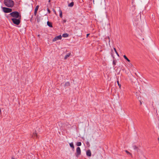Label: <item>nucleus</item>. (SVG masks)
I'll list each match as a JSON object with an SVG mask.
<instances>
[{
	"mask_svg": "<svg viewBox=\"0 0 159 159\" xmlns=\"http://www.w3.org/2000/svg\"><path fill=\"white\" fill-rule=\"evenodd\" d=\"M9 15L10 17H12L13 18H18L21 17L20 15L17 11H14L11 13Z\"/></svg>",
	"mask_w": 159,
	"mask_h": 159,
	"instance_id": "f257e3e1",
	"label": "nucleus"
},
{
	"mask_svg": "<svg viewBox=\"0 0 159 159\" xmlns=\"http://www.w3.org/2000/svg\"><path fill=\"white\" fill-rule=\"evenodd\" d=\"M4 4L8 7H11L14 6V2L12 0H5Z\"/></svg>",
	"mask_w": 159,
	"mask_h": 159,
	"instance_id": "f03ea898",
	"label": "nucleus"
},
{
	"mask_svg": "<svg viewBox=\"0 0 159 159\" xmlns=\"http://www.w3.org/2000/svg\"><path fill=\"white\" fill-rule=\"evenodd\" d=\"M20 19L21 18H12L11 19V20L14 24L18 25L20 22Z\"/></svg>",
	"mask_w": 159,
	"mask_h": 159,
	"instance_id": "7ed1b4c3",
	"label": "nucleus"
},
{
	"mask_svg": "<svg viewBox=\"0 0 159 159\" xmlns=\"http://www.w3.org/2000/svg\"><path fill=\"white\" fill-rule=\"evenodd\" d=\"M30 135L32 138L34 139H38L39 138L36 131H34L33 133H31L30 134Z\"/></svg>",
	"mask_w": 159,
	"mask_h": 159,
	"instance_id": "20e7f679",
	"label": "nucleus"
},
{
	"mask_svg": "<svg viewBox=\"0 0 159 159\" xmlns=\"http://www.w3.org/2000/svg\"><path fill=\"white\" fill-rule=\"evenodd\" d=\"M81 154V149L80 147H78L76 149V153L75 155L76 157H78Z\"/></svg>",
	"mask_w": 159,
	"mask_h": 159,
	"instance_id": "39448f33",
	"label": "nucleus"
},
{
	"mask_svg": "<svg viewBox=\"0 0 159 159\" xmlns=\"http://www.w3.org/2000/svg\"><path fill=\"white\" fill-rule=\"evenodd\" d=\"M3 10L5 13L11 12L12 11L11 9L5 7L3 8Z\"/></svg>",
	"mask_w": 159,
	"mask_h": 159,
	"instance_id": "423d86ee",
	"label": "nucleus"
},
{
	"mask_svg": "<svg viewBox=\"0 0 159 159\" xmlns=\"http://www.w3.org/2000/svg\"><path fill=\"white\" fill-rule=\"evenodd\" d=\"M62 36L61 35H60L59 36H57L55 38H54L52 39L53 42H55L57 40H61V39Z\"/></svg>",
	"mask_w": 159,
	"mask_h": 159,
	"instance_id": "0eeeda50",
	"label": "nucleus"
},
{
	"mask_svg": "<svg viewBox=\"0 0 159 159\" xmlns=\"http://www.w3.org/2000/svg\"><path fill=\"white\" fill-rule=\"evenodd\" d=\"M86 155L89 157H91V153L90 150H89L86 152Z\"/></svg>",
	"mask_w": 159,
	"mask_h": 159,
	"instance_id": "6e6552de",
	"label": "nucleus"
},
{
	"mask_svg": "<svg viewBox=\"0 0 159 159\" xmlns=\"http://www.w3.org/2000/svg\"><path fill=\"white\" fill-rule=\"evenodd\" d=\"M71 55V53L70 52H69L64 57V59L66 60V59L68 57H69L70 55Z\"/></svg>",
	"mask_w": 159,
	"mask_h": 159,
	"instance_id": "1a4fd4ad",
	"label": "nucleus"
},
{
	"mask_svg": "<svg viewBox=\"0 0 159 159\" xmlns=\"http://www.w3.org/2000/svg\"><path fill=\"white\" fill-rule=\"evenodd\" d=\"M127 66L128 67H129L130 68H131L133 66V65L131 63H130V62H129L127 64Z\"/></svg>",
	"mask_w": 159,
	"mask_h": 159,
	"instance_id": "9d476101",
	"label": "nucleus"
},
{
	"mask_svg": "<svg viewBox=\"0 0 159 159\" xmlns=\"http://www.w3.org/2000/svg\"><path fill=\"white\" fill-rule=\"evenodd\" d=\"M47 25L49 26L50 27H52V23L51 22H49V21H48L47 22Z\"/></svg>",
	"mask_w": 159,
	"mask_h": 159,
	"instance_id": "9b49d317",
	"label": "nucleus"
},
{
	"mask_svg": "<svg viewBox=\"0 0 159 159\" xmlns=\"http://www.w3.org/2000/svg\"><path fill=\"white\" fill-rule=\"evenodd\" d=\"M69 145H70V146L73 149H74V144H73V143H69Z\"/></svg>",
	"mask_w": 159,
	"mask_h": 159,
	"instance_id": "f8f14e48",
	"label": "nucleus"
},
{
	"mask_svg": "<svg viewBox=\"0 0 159 159\" xmlns=\"http://www.w3.org/2000/svg\"><path fill=\"white\" fill-rule=\"evenodd\" d=\"M74 4V3L73 2H71L70 3V4H69L68 5V6L69 7H72L73 6Z\"/></svg>",
	"mask_w": 159,
	"mask_h": 159,
	"instance_id": "ddd939ff",
	"label": "nucleus"
},
{
	"mask_svg": "<svg viewBox=\"0 0 159 159\" xmlns=\"http://www.w3.org/2000/svg\"><path fill=\"white\" fill-rule=\"evenodd\" d=\"M70 85V83L69 82H66L65 84V87L69 86Z\"/></svg>",
	"mask_w": 159,
	"mask_h": 159,
	"instance_id": "4468645a",
	"label": "nucleus"
},
{
	"mask_svg": "<svg viewBox=\"0 0 159 159\" xmlns=\"http://www.w3.org/2000/svg\"><path fill=\"white\" fill-rule=\"evenodd\" d=\"M117 83L118 84V85L119 87V88L120 89H121V85L119 83V81L118 80L117 81Z\"/></svg>",
	"mask_w": 159,
	"mask_h": 159,
	"instance_id": "2eb2a0df",
	"label": "nucleus"
},
{
	"mask_svg": "<svg viewBox=\"0 0 159 159\" xmlns=\"http://www.w3.org/2000/svg\"><path fill=\"white\" fill-rule=\"evenodd\" d=\"M60 14L59 16L60 17L62 18V13L61 11V10H60L59 11Z\"/></svg>",
	"mask_w": 159,
	"mask_h": 159,
	"instance_id": "dca6fc26",
	"label": "nucleus"
},
{
	"mask_svg": "<svg viewBox=\"0 0 159 159\" xmlns=\"http://www.w3.org/2000/svg\"><path fill=\"white\" fill-rule=\"evenodd\" d=\"M62 36L64 38H66L68 36V34H62Z\"/></svg>",
	"mask_w": 159,
	"mask_h": 159,
	"instance_id": "f3484780",
	"label": "nucleus"
},
{
	"mask_svg": "<svg viewBox=\"0 0 159 159\" xmlns=\"http://www.w3.org/2000/svg\"><path fill=\"white\" fill-rule=\"evenodd\" d=\"M124 58L127 61L129 62H130V60L125 55H124L123 56Z\"/></svg>",
	"mask_w": 159,
	"mask_h": 159,
	"instance_id": "a211bd4d",
	"label": "nucleus"
},
{
	"mask_svg": "<svg viewBox=\"0 0 159 159\" xmlns=\"http://www.w3.org/2000/svg\"><path fill=\"white\" fill-rule=\"evenodd\" d=\"M76 145L78 146H80L81 145V143L80 142H77L76 143Z\"/></svg>",
	"mask_w": 159,
	"mask_h": 159,
	"instance_id": "6ab92c4d",
	"label": "nucleus"
},
{
	"mask_svg": "<svg viewBox=\"0 0 159 159\" xmlns=\"http://www.w3.org/2000/svg\"><path fill=\"white\" fill-rule=\"evenodd\" d=\"M105 39H108V40H109V45L110 46V38L109 37H107L106 38H105Z\"/></svg>",
	"mask_w": 159,
	"mask_h": 159,
	"instance_id": "aec40b11",
	"label": "nucleus"
},
{
	"mask_svg": "<svg viewBox=\"0 0 159 159\" xmlns=\"http://www.w3.org/2000/svg\"><path fill=\"white\" fill-rule=\"evenodd\" d=\"M39 7V5L37 6H36V7H35L34 11H38V10Z\"/></svg>",
	"mask_w": 159,
	"mask_h": 159,
	"instance_id": "412c9836",
	"label": "nucleus"
},
{
	"mask_svg": "<svg viewBox=\"0 0 159 159\" xmlns=\"http://www.w3.org/2000/svg\"><path fill=\"white\" fill-rule=\"evenodd\" d=\"M125 152L127 153V154L131 156L132 155V154L131 153H130L129 152H128L127 150H126L125 151Z\"/></svg>",
	"mask_w": 159,
	"mask_h": 159,
	"instance_id": "4be33fe9",
	"label": "nucleus"
},
{
	"mask_svg": "<svg viewBox=\"0 0 159 159\" xmlns=\"http://www.w3.org/2000/svg\"><path fill=\"white\" fill-rule=\"evenodd\" d=\"M114 50L115 52L116 53V54L119 57V55L118 54L116 49L115 48H114Z\"/></svg>",
	"mask_w": 159,
	"mask_h": 159,
	"instance_id": "5701e85b",
	"label": "nucleus"
},
{
	"mask_svg": "<svg viewBox=\"0 0 159 159\" xmlns=\"http://www.w3.org/2000/svg\"><path fill=\"white\" fill-rule=\"evenodd\" d=\"M47 11H48V12L49 13H50V12H51V11H50V10H49V9L48 8H47Z\"/></svg>",
	"mask_w": 159,
	"mask_h": 159,
	"instance_id": "b1692460",
	"label": "nucleus"
},
{
	"mask_svg": "<svg viewBox=\"0 0 159 159\" xmlns=\"http://www.w3.org/2000/svg\"><path fill=\"white\" fill-rule=\"evenodd\" d=\"M37 11H34V15L35 16H36L37 14Z\"/></svg>",
	"mask_w": 159,
	"mask_h": 159,
	"instance_id": "393cba45",
	"label": "nucleus"
},
{
	"mask_svg": "<svg viewBox=\"0 0 159 159\" xmlns=\"http://www.w3.org/2000/svg\"><path fill=\"white\" fill-rule=\"evenodd\" d=\"M53 11L54 12V13L55 14H56V11L54 9H53Z\"/></svg>",
	"mask_w": 159,
	"mask_h": 159,
	"instance_id": "a878e982",
	"label": "nucleus"
},
{
	"mask_svg": "<svg viewBox=\"0 0 159 159\" xmlns=\"http://www.w3.org/2000/svg\"><path fill=\"white\" fill-rule=\"evenodd\" d=\"M66 21V19H64V20L63 21V23H65Z\"/></svg>",
	"mask_w": 159,
	"mask_h": 159,
	"instance_id": "bb28decb",
	"label": "nucleus"
},
{
	"mask_svg": "<svg viewBox=\"0 0 159 159\" xmlns=\"http://www.w3.org/2000/svg\"><path fill=\"white\" fill-rule=\"evenodd\" d=\"M89 35V34H87L86 37L87 38Z\"/></svg>",
	"mask_w": 159,
	"mask_h": 159,
	"instance_id": "cd10ccee",
	"label": "nucleus"
},
{
	"mask_svg": "<svg viewBox=\"0 0 159 159\" xmlns=\"http://www.w3.org/2000/svg\"><path fill=\"white\" fill-rule=\"evenodd\" d=\"M113 63L114 65H116V64H115V61H113Z\"/></svg>",
	"mask_w": 159,
	"mask_h": 159,
	"instance_id": "c85d7f7f",
	"label": "nucleus"
},
{
	"mask_svg": "<svg viewBox=\"0 0 159 159\" xmlns=\"http://www.w3.org/2000/svg\"><path fill=\"white\" fill-rule=\"evenodd\" d=\"M59 125H60V124L61 125V124H62V123H60V122H59Z\"/></svg>",
	"mask_w": 159,
	"mask_h": 159,
	"instance_id": "c756f323",
	"label": "nucleus"
},
{
	"mask_svg": "<svg viewBox=\"0 0 159 159\" xmlns=\"http://www.w3.org/2000/svg\"><path fill=\"white\" fill-rule=\"evenodd\" d=\"M140 105H142V103L140 101Z\"/></svg>",
	"mask_w": 159,
	"mask_h": 159,
	"instance_id": "7c9ffc66",
	"label": "nucleus"
},
{
	"mask_svg": "<svg viewBox=\"0 0 159 159\" xmlns=\"http://www.w3.org/2000/svg\"><path fill=\"white\" fill-rule=\"evenodd\" d=\"M50 1H51V0H49V1H48V2H49V3H50Z\"/></svg>",
	"mask_w": 159,
	"mask_h": 159,
	"instance_id": "2f4dec72",
	"label": "nucleus"
},
{
	"mask_svg": "<svg viewBox=\"0 0 159 159\" xmlns=\"http://www.w3.org/2000/svg\"><path fill=\"white\" fill-rule=\"evenodd\" d=\"M0 112H1V109H0Z\"/></svg>",
	"mask_w": 159,
	"mask_h": 159,
	"instance_id": "473e14b6",
	"label": "nucleus"
},
{
	"mask_svg": "<svg viewBox=\"0 0 159 159\" xmlns=\"http://www.w3.org/2000/svg\"><path fill=\"white\" fill-rule=\"evenodd\" d=\"M12 159H14L13 158H12Z\"/></svg>",
	"mask_w": 159,
	"mask_h": 159,
	"instance_id": "72a5a7b5",
	"label": "nucleus"
}]
</instances>
